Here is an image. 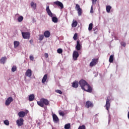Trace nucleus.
Masks as SVG:
<instances>
[{"label":"nucleus","mask_w":129,"mask_h":129,"mask_svg":"<svg viewBox=\"0 0 129 129\" xmlns=\"http://www.w3.org/2000/svg\"><path fill=\"white\" fill-rule=\"evenodd\" d=\"M79 85L81 87L82 89L83 90H84V91H86L87 92H89L90 93L92 92V88L87 83L86 81L84 80H81L79 81Z\"/></svg>","instance_id":"nucleus-1"},{"label":"nucleus","mask_w":129,"mask_h":129,"mask_svg":"<svg viewBox=\"0 0 129 129\" xmlns=\"http://www.w3.org/2000/svg\"><path fill=\"white\" fill-rule=\"evenodd\" d=\"M46 11L48 16L52 18V22L55 23H58V18H57L56 17H53V13H52V12H51L50 7L49 6L46 7Z\"/></svg>","instance_id":"nucleus-2"},{"label":"nucleus","mask_w":129,"mask_h":129,"mask_svg":"<svg viewBox=\"0 0 129 129\" xmlns=\"http://www.w3.org/2000/svg\"><path fill=\"white\" fill-rule=\"evenodd\" d=\"M37 103L38 105L41 107H44V105H49L50 104V101L44 98L41 99L40 101H37Z\"/></svg>","instance_id":"nucleus-3"},{"label":"nucleus","mask_w":129,"mask_h":129,"mask_svg":"<svg viewBox=\"0 0 129 129\" xmlns=\"http://www.w3.org/2000/svg\"><path fill=\"white\" fill-rule=\"evenodd\" d=\"M98 63V58H93L90 63V67H93Z\"/></svg>","instance_id":"nucleus-4"},{"label":"nucleus","mask_w":129,"mask_h":129,"mask_svg":"<svg viewBox=\"0 0 129 129\" xmlns=\"http://www.w3.org/2000/svg\"><path fill=\"white\" fill-rule=\"evenodd\" d=\"M76 9L78 12V16L79 17L82 16V9H81V8H80V6H79V5H78V4L76 5Z\"/></svg>","instance_id":"nucleus-5"},{"label":"nucleus","mask_w":129,"mask_h":129,"mask_svg":"<svg viewBox=\"0 0 129 129\" xmlns=\"http://www.w3.org/2000/svg\"><path fill=\"white\" fill-rule=\"evenodd\" d=\"M54 5L57 6V7H60L61 10L64 9V5L62 3H61L60 1H56L53 3Z\"/></svg>","instance_id":"nucleus-6"},{"label":"nucleus","mask_w":129,"mask_h":129,"mask_svg":"<svg viewBox=\"0 0 129 129\" xmlns=\"http://www.w3.org/2000/svg\"><path fill=\"white\" fill-rule=\"evenodd\" d=\"M79 57V53L77 51H74L73 53V58L75 61L77 60V58Z\"/></svg>","instance_id":"nucleus-7"},{"label":"nucleus","mask_w":129,"mask_h":129,"mask_svg":"<svg viewBox=\"0 0 129 129\" xmlns=\"http://www.w3.org/2000/svg\"><path fill=\"white\" fill-rule=\"evenodd\" d=\"M13 101V97H9L6 100L5 104L7 106H9L10 104H11V102Z\"/></svg>","instance_id":"nucleus-8"},{"label":"nucleus","mask_w":129,"mask_h":129,"mask_svg":"<svg viewBox=\"0 0 129 129\" xmlns=\"http://www.w3.org/2000/svg\"><path fill=\"white\" fill-rule=\"evenodd\" d=\"M22 35L23 39H30V33L29 32H22Z\"/></svg>","instance_id":"nucleus-9"},{"label":"nucleus","mask_w":129,"mask_h":129,"mask_svg":"<svg viewBox=\"0 0 129 129\" xmlns=\"http://www.w3.org/2000/svg\"><path fill=\"white\" fill-rule=\"evenodd\" d=\"M110 100H109V99L107 98L106 99L105 107H106V109H107L108 110V111H109L108 109H109V108H110Z\"/></svg>","instance_id":"nucleus-10"},{"label":"nucleus","mask_w":129,"mask_h":129,"mask_svg":"<svg viewBox=\"0 0 129 129\" xmlns=\"http://www.w3.org/2000/svg\"><path fill=\"white\" fill-rule=\"evenodd\" d=\"M85 106L87 107V108H89V107H93V103L90 101H87L86 102Z\"/></svg>","instance_id":"nucleus-11"},{"label":"nucleus","mask_w":129,"mask_h":129,"mask_svg":"<svg viewBox=\"0 0 129 129\" xmlns=\"http://www.w3.org/2000/svg\"><path fill=\"white\" fill-rule=\"evenodd\" d=\"M17 123L18 126H22L24 123V119L20 118V119L17 120Z\"/></svg>","instance_id":"nucleus-12"},{"label":"nucleus","mask_w":129,"mask_h":129,"mask_svg":"<svg viewBox=\"0 0 129 129\" xmlns=\"http://www.w3.org/2000/svg\"><path fill=\"white\" fill-rule=\"evenodd\" d=\"M52 118H53V121L55 123H57V122H58L59 121V118H58V116H57V115L55 114H53L52 115Z\"/></svg>","instance_id":"nucleus-13"},{"label":"nucleus","mask_w":129,"mask_h":129,"mask_svg":"<svg viewBox=\"0 0 129 129\" xmlns=\"http://www.w3.org/2000/svg\"><path fill=\"white\" fill-rule=\"evenodd\" d=\"M25 76L28 77H31L32 76V70L30 69L27 70L25 73Z\"/></svg>","instance_id":"nucleus-14"},{"label":"nucleus","mask_w":129,"mask_h":129,"mask_svg":"<svg viewBox=\"0 0 129 129\" xmlns=\"http://www.w3.org/2000/svg\"><path fill=\"white\" fill-rule=\"evenodd\" d=\"M76 49L77 50V51L80 50V49H81V45H80V43L79 40L77 41V45L76 46Z\"/></svg>","instance_id":"nucleus-15"},{"label":"nucleus","mask_w":129,"mask_h":129,"mask_svg":"<svg viewBox=\"0 0 129 129\" xmlns=\"http://www.w3.org/2000/svg\"><path fill=\"white\" fill-rule=\"evenodd\" d=\"M30 5L33 11L36 10L37 8V4L34 3V2H32L30 4Z\"/></svg>","instance_id":"nucleus-16"},{"label":"nucleus","mask_w":129,"mask_h":129,"mask_svg":"<svg viewBox=\"0 0 129 129\" xmlns=\"http://www.w3.org/2000/svg\"><path fill=\"white\" fill-rule=\"evenodd\" d=\"M26 115V112L24 111H20L18 112V116L19 117H25V116Z\"/></svg>","instance_id":"nucleus-17"},{"label":"nucleus","mask_w":129,"mask_h":129,"mask_svg":"<svg viewBox=\"0 0 129 129\" xmlns=\"http://www.w3.org/2000/svg\"><path fill=\"white\" fill-rule=\"evenodd\" d=\"M7 57H3L0 59V63L1 64H5L6 62H7Z\"/></svg>","instance_id":"nucleus-18"},{"label":"nucleus","mask_w":129,"mask_h":129,"mask_svg":"<svg viewBox=\"0 0 129 129\" xmlns=\"http://www.w3.org/2000/svg\"><path fill=\"white\" fill-rule=\"evenodd\" d=\"M79 85V83L77 81L73 82L72 87H74V88H77Z\"/></svg>","instance_id":"nucleus-19"},{"label":"nucleus","mask_w":129,"mask_h":129,"mask_svg":"<svg viewBox=\"0 0 129 129\" xmlns=\"http://www.w3.org/2000/svg\"><path fill=\"white\" fill-rule=\"evenodd\" d=\"M77 25H78V22H77V21L73 20L72 24V27L73 28H76V27H77Z\"/></svg>","instance_id":"nucleus-20"},{"label":"nucleus","mask_w":129,"mask_h":129,"mask_svg":"<svg viewBox=\"0 0 129 129\" xmlns=\"http://www.w3.org/2000/svg\"><path fill=\"white\" fill-rule=\"evenodd\" d=\"M50 31H46L44 32L43 36H44L45 38H49V37H50Z\"/></svg>","instance_id":"nucleus-21"},{"label":"nucleus","mask_w":129,"mask_h":129,"mask_svg":"<svg viewBox=\"0 0 129 129\" xmlns=\"http://www.w3.org/2000/svg\"><path fill=\"white\" fill-rule=\"evenodd\" d=\"M47 78H48V75L47 74L44 75V76H43L42 80V83H45V82H46Z\"/></svg>","instance_id":"nucleus-22"},{"label":"nucleus","mask_w":129,"mask_h":129,"mask_svg":"<svg viewBox=\"0 0 129 129\" xmlns=\"http://www.w3.org/2000/svg\"><path fill=\"white\" fill-rule=\"evenodd\" d=\"M34 98H35V96H34V94H31L29 96V101H33Z\"/></svg>","instance_id":"nucleus-23"},{"label":"nucleus","mask_w":129,"mask_h":129,"mask_svg":"<svg viewBox=\"0 0 129 129\" xmlns=\"http://www.w3.org/2000/svg\"><path fill=\"white\" fill-rule=\"evenodd\" d=\"M14 48H18L20 45V42L19 41H14Z\"/></svg>","instance_id":"nucleus-24"},{"label":"nucleus","mask_w":129,"mask_h":129,"mask_svg":"<svg viewBox=\"0 0 129 129\" xmlns=\"http://www.w3.org/2000/svg\"><path fill=\"white\" fill-rule=\"evenodd\" d=\"M110 10H111V6H107L106 7V11L107 13H110Z\"/></svg>","instance_id":"nucleus-25"},{"label":"nucleus","mask_w":129,"mask_h":129,"mask_svg":"<svg viewBox=\"0 0 129 129\" xmlns=\"http://www.w3.org/2000/svg\"><path fill=\"white\" fill-rule=\"evenodd\" d=\"M24 20V17L22 16H20L18 17V21L19 23H21V22H22Z\"/></svg>","instance_id":"nucleus-26"},{"label":"nucleus","mask_w":129,"mask_h":129,"mask_svg":"<svg viewBox=\"0 0 129 129\" xmlns=\"http://www.w3.org/2000/svg\"><path fill=\"white\" fill-rule=\"evenodd\" d=\"M109 61L110 63H112L113 62V55H111L110 56Z\"/></svg>","instance_id":"nucleus-27"},{"label":"nucleus","mask_w":129,"mask_h":129,"mask_svg":"<svg viewBox=\"0 0 129 129\" xmlns=\"http://www.w3.org/2000/svg\"><path fill=\"white\" fill-rule=\"evenodd\" d=\"M11 71H12V72H15V71H17V67L16 66H13L11 69Z\"/></svg>","instance_id":"nucleus-28"},{"label":"nucleus","mask_w":129,"mask_h":129,"mask_svg":"<svg viewBox=\"0 0 129 129\" xmlns=\"http://www.w3.org/2000/svg\"><path fill=\"white\" fill-rule=\"evenodd\" d=\"M93 27V24L90 23V24L89 25L88 30H89V31H91V30H92Z\"/></svg>","instance_id":"nucleus-29"},{"label":"nucleus","mask_w":129,"mask_h":129,"mask_svg":"<svg viewBox=\"0 0 129 129\" xmlns=\"http://www.w3.org/2000/svg\"><path fill=\"white\" fill-rule=\"evenodd\" d=\"M70 126H71L70 123L66 124L64 125V128L65 129H70Z\"/></svg>","instance_id":"nucleus-30"},{"label":"nucleus","mask_w":129,"mask_h":129,"mask_svg":"<svg viewBox=\"0 0 129 129\" xmlns=\"http://www.w3.org/2000/svg\"><path fill=\"white\" fill-rule=\"evenodd\" d=\"M57 53H58V54H62V53H63V50L62 49V48H58L57 50Z\"/></svg>","instance_id":"nucleus-31"},{"label":"nucleus","mask_w":129,"mask_h":129,"mask_svg":"<svg viewBox=\"0 0 129 129\" xmlns=\"http://www.w3.org/2000/svg\"><path fill=\"white\" fill-rule=\"evenodd\" d=\"M43 39H44V35L42 34L39 35L38 40H39V41H42Z\"/></svg>","instance_id":"nucleus-32"},{"label":"nucleus","mask_w":129,"mask_h":129,"mask_svg":"<svg viewBox=\"0 0 129 129\" xmlns=\"http://www.w3.org/2000/svg\"><path fill=\"white\" fill-rule=\"evenodd\" d=\"M78 129H86V127L85 126V125H82L79 126Z\"/></svg>","instance_id":"nucleus-33"},{"label":"nucleus","mask_w":129,"mask_h":129,"mask_svg":"<svg viewBox=\"0 0 129 129\" xmlns=\"http://www.w3.org/2000/svg\"><path fill=\"white\" fill-rule=\"evenodd\" d=\"M55 92L58 93V94H62V91L60 90H55Z\"/></svg>","instance_id":"nucleus-34"},{"label":"nucleus","mask_w":129,"mask_h":129,"mask_svg":"<svg viewBox=\"0 0 129 129\" xmlns=\"http://www.w3.org/2000/svg\"><path fill=\"white\" fill-rule=\"evenodd\" d=\"M77 36H78L77 33H75L74 34V37H73V39H74V40H75V41H76V40H77Z\"/></svg>","instance_id":"nucleus-35"},{"label":"nucleus","mask_w":129,"mask_h":129,"mask_svg":"<svg viewBox=\"0 0 129 129\" xmlns=\"http://www.w3.org/2000/svg\"><path fill=\"white\" fill-rule=\"evenodd\" d=\"M4 123L6 124V125H9L10 124V122H9V120H6L4 121Z\"/></svg>","instance_id":"nucleus-36"},{"label":"nucleus","mask_w":129,"mask_h":129,"mask_svg":"<svg viewBox=\"0 0 129 129\" xmlns=\"http://www.w3.org/2000/svg\"><path fill=\"white\" fill-rule=\"evenodd\" d=\"M96 2H97V0H92V6L96 5Z\"/></svg>","instance_id":"nucleus-37"},{"label":"nucleus","mask_w":129,"mask_h":129,"mask_svg":"<svg viewBox=\"0 0 129 129\" xmlns=\"http://www.w3.org/2000/svg\"><path fill=\"white\" fill-rule=\"evenodd\" d=\"M120 45L123 46V47H125V46H126V44L124 42H121Z\"/></svg>","instance_id":"nucleus-38"},{"label":"nucleus","mask_w":129,"mask_h":129,"mask_svg":"<svg viewBox=\"0 0 129 129\" xmlns=\"http://www.w3.org/2000/svg\"><path fill=\"white\" fill-rule=\"evenodd\" d=\"M90 13H91V14H93V5H92V6L91 7Z\"/></svg>","instance_id":"nucleus-39"},{"label":"nucleus","mask_w":129,"mask_h":129,"mask_svg":"<svg viewBox=\"0 0 129 129\" xmlns=\"http://www.w3.org/2000/svg\"><path fill=\"white\" fill-rule=\"evenodd\" d=\"M29 58L31 61H34V56L33 55H30Z\"/></svg>","instance_id":"nucleus-40"},{"label":"nucleus","mask_w":129,"mask_h":129,"mask_svg":"<svg viewBox=\"0 0 129 129\" xmlns=\"http://www.w3.org/2000/svg\"><path fill=\"white\" fill-rule=\"evenodd\" d=\"M59 114V115H60L61 116H64V112H60Z\"/></svg>","instance_id":"nucleus-41"},{"label":"nucleus","mask_w":129,"mask_h":129,"mask_svg":"<svg viewBox=\"0 0 129 129\" xmlns=\"http://www.w3.org/2000/svg\"><path fill=\"white\" fill-rule=\"evenodd\" d=\"M44 56L45 58H48L49 55H48V53H45Z\"/></svg>","instance_id":"nucleus-42"},{"label":"nucleus","mask_w":129,"mask_h":129,"mask_svg":"<svg viewBox=\"0 0 129 129\" xmlns=\"http://www.w3.org/2000/svg\"><path fill=\"white\" fill-rule=\"evenodd\" d=\"M108 121L109 122V121H110V115H109V120Z\"/></svg>","instance_id":"nucleus-43"},{"label":"nucleus","mask_w":129,"mask_h":129,"mask_svg":"<svg viewBox=\"0 0 129 129\" xmlns=\"http://www.w3.org/2000/svg\"><path fill=\"white\" fill-rule=\"evenodd\" d=\"M16 16H20L18 14H16Z\"/></svg>","instance_id":"nucleus-44"},{"label":"nucleus","mask_w":129,"mask_h":129,"mask_svg":"<svg viewBox=\"0 0 129 129\" xmlns=\"http://www.w3.org/2000/svg\"><path fill=\"white\" fill-rule=\"evenodd\" d=\"M52 129H54V128L52 127Z\"/></svg>","instance_id":"nucleus-45"}]
</instances>
